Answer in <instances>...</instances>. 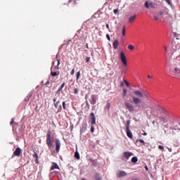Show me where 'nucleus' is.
Instances as JSON below:
<instances>
[{
  "label": "nucleus",
  "instance_id": "nucleus-1",
  "mask_svg": "<svg viewBox=\"0 0 180 180\" xmlns=\"http://www.w3.org/2000/svg\"><path fill=\"white\" fill-rule=\"evenodd\" d=\"M134 105H136L137 108H139V109H148L150 108V106L149 105L146 104V103L144 102H141V99L140 98H137V97H132Z\"/></svg>",
  "mask_w": 180,
  "mask_h": 180
},
{
  "label": "nucleus",
  "instance_id": "nucleus-2",
  "mask_svg": "<svg viewBox=\"0 0 180 180\" xmlns=\"http://www.w3.org/2000/svg\"><path fill=\"white\" fill-rule=\"evenodd\" d=\"M120 58L124 65V67L122 68V73L124 74V75H126V74H127V59L126 58V55L124 54V52L122 51L120 53Z\"/></svg>",
  "mask_w": 180,
  "mask_h": 180
},
{
  "label": "nucleus",
  "instance_id": "nucleus-3",
  "mask_svg": "<svg viewBox=\"0 0 180 180\" xmlns=\"http://www.w3.org/2000/svg\"><path fill=\"white\" fill-rule=\"evenodd\" d=\"M133 94L135 95V96H137L138 98H148V94L143 90L142 91H140L139 90H135L133 91Z\"/></svg>",
  "mask_w": 180,
  "mask_h": 180
},
{
  "label": "nucleus",
  "instance_id": "nucleus-4",
  "mask_svg": "<svg viewBox=\"0 0 180 180\" xmlns=\"http://www.w3.org/2000/svg\"><path fill=\"white\" fill-rule=\"evenodd\" d=\"M170 75L174 78H180V69L179 68H174V70H170Z\"/></svg>",
  "mask_w": 180,
  "mask_h": 180
},
{
  "label": "nucleus",
  "instance_id": "nucleus-5",
  "mask_svg": "<svg viewBox=\"0 0 180 180\" xmlns=\"http://www.w3.org/2000/svg\"><path fill=\"white\" fill-rule=\"evenodd\" d=\"M179 127H180L179 122H178L177 124H174L172 127H170V130H172V134H175V131H176V133H179V131H180Z\"/></svg>",
  "mask_w": 180,
  "mask_h": 180
},
{
  "label": "nucleus",
  "instance_id": "nucleus-6",
  "mask_svg": "<svg viewBox=\"0 0 180 180\" xmlns=\"http://www.w3.org/2000/svg\"><path fill=\"white\" fill-rule=\"evenodd\" d=\"M46 143L49 148H53V143L51 142V131H49L46 135Z\"/></svg>",
  "mask_w": 180,
  "mask_h": 180
},
{
  "label": "nucleus",
  "instance_id": "nucleus-7",
  "mask_svg": "<svg viewBox=\"0 0 180 180\" xmlns=\"http://www.w3.org/2000/svg\"><path fill=\"white\" fill-rule=\"evenodd\" d=\"M160 119L163 122V123H167L169 120H174V118L169 115L165 117H160Z\"/></svg>",
  "mask_w": 180,
  "mask_h": 180
},
{
  "label": "nucleus",
  "instance_id": "nucleus-8",
  "mask_svg": "<svg viewBox=\"0 0 180 180\" xmlns=\"http://www.w3.org/2000/svg\"><path fill=\"white\" fill-rule=\"evenodd\" d=\"M98 101V96L93 94L91 96L90 103L91 105H96Z\"/></svg>",
  "mask_w": 180,
  "mask_h": 180
},
{
  "label": "nucleus",
  "instance_id": "nucleus-9",
  "mask_svg": "<svg viewBox=\"0 0 180 180\" xmlns=\"http://www.w3.org/2000/svg\"><path fill=\"white\" fill-rule=\"evenodd\" d=\"M163 49L165 51V52L167 53V54H168V56H172V54H174V52L175 51V50H176V48L173 49L174 51L172 49L169 50V49H168L167 46H163Z\"/></svg>",
  "mask_w": 180,
  "mask_h": 180
},
{
  "label": "nucleus",
  "instance_id": "nucleus-10",
  "mask_svg": "<svg viewBox=\"0 0 180 180\" xmlns=\"http://www.w3.org/2000/svg\"><path fill=\"white\" fill-rule=\"evenodd\" d=\"M125 107L126 109L129 110V112H134V106H133V105H131L130 103H125Z\"/></svg>",
  "mask_w": 180,
  "mask_h": 180
},
{
  "label": "nucleus",
  "instance_id": "nucleus-11",
  "mask_svg": "<svg viewBox=\"0 0 180 180\" xmlns=\"http://www.w3.org/2000/svg\"><path fill=\"white\" fill-rule=\"evenodd\" d=\"M55 143H56V153H60V148L61 147V142L60 141V139H56L55 140Z\"/></svg>",
  "mask_w": 180,
  "mask_h": 180
},
{
  "label": "nucleus",
  "instance_id": "nucleus-12",
  "mask_svg": "<svg viewBox=\"0 0 180 180\" xmlns=\"http://www.w3.org/2000/svg\"><path fill=\"white\" fill-rule=\"evenodd\" d=\"M127 173L123 170H119L117 172V178H123V176H126Z\"/></svg>",
  "mask_w": 180,
  "mask_h": 180
},
{
  "label": "nucleus",
  "instance_id": "nucleus-13",
  "mask_svg": "<svg viewBox=\"0 0 180 180\" xmlns=\"http://www.w3.org/2000/svg\"><path fill=\"white\" fill-rule=\"evenodd\" d=\"M90 120H91V124H96V117H95L94 112H91L90 114Z\"/></svg>",
  "mask_w": 180,
  "mask_h": 180
},
{
  "label": "nucleus",
  "instance_id": "nucleus-14",
  "mask_svg": "<svg viewBox=\"0 0 180 180\" xmlns=\"http://www.w3.org/2000/svg\"><path fill=\"white\" fill-rule=\"evenodd\" d=\"M145 6L146 8H147V9H154L155 8V6L154 5V4H153V2L148 3V1L145 2Z\"/></svg>",
  "mask_w": 180,
  "mask_h": 180
},
{
  "label": "nucleus",
  "instance_id": "nucleus-15",
  "mask_svg": "<svg viewBox=\"0 0 180 180\" xmlns=\"http://www.w3.org/2000/svg\"><path fill=\"white\" fill-rule=\"evenodd\" d=\"M20 153H22V150L20 149V148H17L14 151L13 154L14 155H16V157H20Z\"/></svg>",
  "mask_w": 180,
  "mask_h": 180
},
{
  "label": "nucleus",
  "instance_id": "nucleus-16",
  "mask_svg": "<svg viewBox=\"0 0 180 180\" xmlns=\"http://www.w3.org/2000/svg\"><path fill=\"white\" fill-rule=\"evenodd\" d=\"M131 155H133V153H131V152H124V157L127 160H129V158H130V157H131Z\"/></svg>",
  "mask_w": 180,
  "mask_h": 180
},
{
  "label": "nucleus",
  "instance_id": "nucleus-17",
  "mask_svg": "<svg viewBox=\"0 0 180 180\" xmlns=\"http://www.w3.org/2000/svg\"><path fill=\"white\" fill-rule=\"evenodd\" d=\"M112 47L114 50H117V47H119V40L116 39L115 41H114V42L112 43Z\"/></svg>",
  "mask_w": 180,
  "mask_h": 180
},
{
  "label": "nucleus",
  "instance_id": "nucleus-18",
  "mask_svg": "<svg viewBox=\"0 0 180 180\" xmlns=\"http://www.w3.org/2000/svg\"><path fill=\"white\" fill-rule=\"evenodd\" d=\"M53 169H60V167L58 165L56 162L52 163V166L51 167V171H53Z\"/></svg>",
  "mask_w": 180,
  "mask_h": 180
},
{
  "label": "nucleus",
  "instance_id": "nucleus-19",
  "mask_svg": "<svg viewBox=\"0 0 180 180\" xmlns=\"http://www.w3.org/2000/svg\"><path fill=\"white\" fill-rule=\"evenodd\" d=\"M126 133L129 139H133V133H131V131H130V129H126Z\"/></svg>",
  "mask_w": 180,
  "mask_h": 180
},
{
  "label": "nucleus",
  "instance_id": "nucleus-20",
  "mask_svg": "<svg viewBox=\"0 0 180 180\" xmlns=\"http://www.w3.org/2000/svg\"><path fill=\"white\" fill-rule=\"evenodd\" d=\"M33 95V92H30L28 95L25 98V102H29L30 101V98H32Z\"/></svg>",
  "mask_w": 180,
  "mask_h": 180
},
{
  "label": "nucleus",
  "instance_id": "nucleus-21",
  "mask_svg": "<svg viewBox=\"0 0 180 180\" xmlns=\"http://www.w3.org/2000/svg\"><path fill=\"white\" fill-rule=\"evenodd\" d=\"M136 20V14H134V15H131V17H129V23H133V21Z\"/></svg>",
  "mask_w": 180,
  "mask_h": 180
},
{
  "label": "nucleus",
  "instance_id": "nucleus-22",
  "mask_svg": "<svg viewBox=\"0 0 180 180\" xmlns=\"http://www.w3.org/2000/svg\"><path fill=\"white\" fill-rule=\"evenodd\" d=\"M64 86H65V82H63L60 87L58 89V91H56V94H58L60 92H61V91H63V88H64Z\"/></svg>",
  "mask_w": 180,
  "mask_h": 180
},
{
  "label": "nucleus",
  "instance_id": "nucleus-23",
  "mask_svg": "<svg viewBox=\"0 0 180 180\" xmlns=\"http://www.w3.org/2000/svg\"><path fill=\"white\" fill-rule=\"evenodd\" d=\"M51 77H57V75H60V72H53L51 71Z\"/></svg>",
  "mask_w": 180,
  "mask_h": 180
},
{
  "label": "nucleus",
  "instance_id": "nucleus-24",
  "mask_svg": "<svg viewBox=\"0 0 180 180\" xmlns=\"http://www.w3.org/2000/svg\"><path fill=\"white\" fill-rule=\"evenodd\" d=\"M130 123H131V121L127 120L126 124V130L130 129Z\"/></svg>",
  "mask_w": 180,
  "mask_h": 180
},
{
  "label": "nucleus",
  "instance_id": "nucleus-25",
  "mask_svg": "<svg viewBox=\"0 0 180 180\" xmlns=\"http://www.w3.org/2000/svg\"><path fill=\"white\" fill-rule=\"evenodd\" d=\"M131 162H133L134 164H136V162H137V161H139V158H137V157L134 156L131 158Z\"/></svg>",
  "mask_w": 180,
  "mask_h": 180
},
{
  "label": "nucleus",
  "instance_id": "nucleus-26",
  "mask_svg": "<svg viewBox=\"0 0 180 180\" xmlns=\"http://www.w3.org/2000/svg\"><path fill=\"white\" fill-rule=\"evenodd\" d=\"M59 172L57 171H53L50 173V176H54L55 175H58Z\"/></svg>",
  "mask_w": 180,
  "mask_h": 180
},
{
  "label": "nucleus",
  "instance_id": "nucleus-27",
  "mask_svg": "<svg viewBox=\"0 0 180 180\" xmlns=\"http://www.w3.org/2000/svg\"><path fill=\"white\" fill-rule=\"evenodd\" d=\"M167 4H168V5H169V6H171V8H174V4H172V3L171 2V0H165Z\"/></svg>",
  "mask_w": 180,
  "mask_h": 180
},
{
  "label": "nucleus",
  "instance_id": "nucleus-28",
  "mask_svg": "<svg viewBox=\"0 0 180 180\" xmlns=\"http://www.w3.org/2000/svg\"><path fill=\"white\" fill-rule=\"evenodd\" d=\"M75 158H76L77 160H79V153H78V151L75 153Z\"/></svg>",
  "mask_w": 180,
  "mask_h": 180
},
{
  "label": "nucleus",
  "instance_id": "nucleus-29",
  "mask_svg": "<svg viewBox=\"0 0 180 180\" xmlns=\"http://www.w3.org/2000/svg\"><path fill=\"white\" fill-rule=\"evenodd\" d=\"M122 36H126V26L124 25L122 28Z\"/></svg>",
  "mask_w": 180,
  "mask_h": 180
},
{
  "label": "nucleus",
  "instance_id": "nucleus-30",
  "mask_svg": "<svg viewBox=\"0 0 180 180\" xmlns=\"http://www.w3.org/2000/svg\"><path fill=\"white\" fill-rule=\"evenodd\" d=\"M57 61H58V65L56 66H55L54 68L56 70H59V66H60V59H57Z\"/></svg>",
  "mask_w": 180,
  "mask_h": 180
},
{
  "label": "nucleus",
  "instance_id": "nucleus-31",
  "mask_svg": "<svg viewBox=\"0 0 180 180\" xmlns=\"http://www.w3.org/2000/svg\"><path fill=\"white\" fill-rule=\"evenodd\" d=\"M139 141L141 143H143V146H146V142L143 139H137L136 143H139Z\"/></svg>",
  "mask_w": 180,
  "mask_h": 180
},
{
  "label": "nucleus",
  "instance_id": "nucleus-32",
  "mask_svg": "<svg viewBox=\"0 0 180 180\" xmlns=\"http://www.w3.org/2000/svg\"><path fill=\"white\" fill-rule=\"evenodd\" d=\"M79 77H81V72L80 71L77 72V76H76L77 81H78V79H79Z\"/></svg>",
  "mask_w": 180,
  "mask_h": 180
},
{
  "label": "nucleus",
  "instance_id": "nucleus-33",
  "mask_svg": "<svg viewBox=\"0 0 180 180\" xmlns=\"http://www.w3.org/2000/svg\"><path fill=\"white\" fill-rule=\"evenodd\" d=\"M106 109H108V110H109V109H110V103H108L105 105V110H106Z\"/></svg>",
  "mask_w": 180,
  "mask_h": 180
},
{
  "label": "nucleus",
  "instance_id": "nucleus-34",
  "mask_svg": "<svg viewBox=\"0 0 180 180\" xmlns=\"http://www.w3.org/2000/svg\"><path fill=\"white\" fill-rule=\"evenodd\" d=\"M69 4H72V5H75V4H77V0H69Z\"/></svg>",
  "mask_w": 180,
  "mask_h": 180
},
{
  "label": "nucleus",
  "instance_id": "nucleus-35",
  "mask_svg": "<svg viewBox=\"0 0 180 180\" xmlns=\"http://www.w3.org/2000/svg\"><path fill=\"white\" fill-rule=\"evenodd\" d=\"M128 49H129V50H134V46L129 44L128 46Z\"/></svg>",
  "mask_w": 180,
  "mask_h": 180
},
{
  "label": "nucleus",
  "instance_id": "nucleus-36",
  "mask_svg": "<svg viewBox=\"0 0 180 180\" xmlns=\"http://www.w3.org/2000/svg\"><path fill=\"white\" fill-rule=\"evenodd\" d=\"M95 179H96V180H102V179H101V176H99V174H96V176H95Z\"/></svg>",
  "mask_w": 180,
  "mask_h": 180
},
{
  "label": "nucleus",
  "instance_id": "nucleus-37",
  "mask_svg": "<svg viewBox=\"0 0 180 180\" xmlns=\"http://www.w3.org/2000/svg\"><path fill=\"white\" fill-rule=\"evenodd\" d=\"M60 104V101H57L56 103H54V106L57 109L58 108V105Z\"/></svg>",
  "mask_w": 180,
  "mask_h": 180
},
{
  "label": "nucleus",
  "instance_id": "nucleus-38",
  "mask_svg": "<svg viewBox=\"0 0 180 180\" xmlns=\"http://www.w3.org/2000/svg\"><path fill=\"white\" fill-rule=\"evenodd\" d=\"M86 127H82L80 129V133H84V131H86Z\"/></svg>",
  "mask_w": 180,
  "mask_h": 180
},
{
  "label": "nucleus",
  "instance_id": "nucleus-39",
  "mask_svg": "<svg viewBox=\"0 0 180 180\" xmlns=\"http://www.w3.org/2000/svg\"><path fill=\"white\" fill-rule=\"evenodd\" d=\"M127 94V89H123V96H126Z\"/></svg>",
  "mask_w": 180,
  "mask_h": 180
},
{
  "label": "nucleus",
  "instance_id": "nucleus-40",
  "mask_svg": "<svg viewBox=\"0 0 180 180\" xmlns=\"http://www.w3.org/2000/svg\"><path fill=\"white\" fill-rule=\"evenodd\" d=\"M158 15V16H162V15H164V11H159Z\"/></svg>",
  "mask_w": 180,
  "mask_h": 180
},
{
  "label": "nucleus",
  "instance_id": "nucleus-41",
  "mask_svg": "<svg viewBox=\"0 0 180 180\" xmlns=\"http://www.w3.org/2000/svg\"><path fill=\"white\" fill-rule=\"evenodd\" d=\"M158 148H159V150H161L162 151H164V146H163L159 145Z\"/></svg>",
  "mask_w": 180,
  "mask_h": 180
},
{
  "label": "nucleus",
  "instance_id": "nucleus-42",
  "mask_svg": "<svg viewBox=\"0 0 180 180\" xmlns=\"http://www.w3.org/2000/svg\"><path fill=\"white\" fill-rule=\"evenodd\" d=\"M124 84L127 85V86H130V84L128 82L127 80L124 79Z\"/></svg>",
  "mask_w": 180,
  "mask_h": 180
},
{
  "label": "nucleus",
  "instance_id": "nucleus-43",
  "mask_svg": "<svg viewBox=\"0 0 180 180\" xmlns=\"http://www.w3.org/2000/svg\"><path fill=\"white\" fill-rule=\"evenodd\" d=\"M89 61H91V57H86V63H89Z\"/></svg>",
  "mask_w": 180,
  "mask_h": 180
},
{
  "label": "nucleus",
  "instance_id": "nucleus-44",
  "mask_svg": "<svg viewBox=\"0 0 180 180\" xmlns=\"http://www.w3.org/2000/svg\"><path fill=\"white\" fill-rule=\"evenodd\" d=\"M34 158H36V159H37V160H38V158H39V155H37V153H34Z\"/></svg>",
  "mask_w": 180,
  "mask_h": 180
},
{
  "label": "nucleus",
  "instance_id": "nucleus-45",
  "mask_svg": "<svg viewBox=\"0 0 180 180\" xmlns=\"http://www.w3.org/2000/svg\"><path fill=\"white\" fill-rule=\"evenodd\" d=\"M14 122H15V117L11 119V121L10 122L11 126H12V124H13Z\"/></svg>",
  "mask_w": 180,
  "mask_h": 180
},
{
  "label": "nucleus",
  "instance_id": "nucleus-46",
  "mask_svg": "<svg viewBox=\"0 0 180 180\" xmlns=\"http://www.w3.org/2000/svg\"><path fill=\"white\" fill-rule=\"evenodd\" d=\"M106 38H107V40H108V41H110V35H109V34H106Z\"/></svg>",
  "mask_w": 180,
  "mask_h": 180
},
{
  "label": "nucleus",
  "instance_id": "nucleus-47",
  "mask_svg": "<svg viewBox=\"0 0 180 180\" xmlns=\"http://www.w3.org/2000/svg\"><path fill=\"white\" fill-rule=\"evenodd\" d=\"M74 74H75V69H72L70 72V75H74Z\"/></svg>",
  "mask_w": 180,
  "mask_h": 180
},
{
  "label": "nucleus",
  "instance_id": "nucleus-48",
  "mask_svg": "<svg viewBox=\"0 0 180 180\" xmlns=\"http://www.w3.org/2000/svg\"><path fill=\"white\" fill-rule=\"evenodd\" d=\"M153 18H154L155 20H160V18L157 15H154Z\"/></svg>",
  "mask_w": 180,
  "mask_h": 180
},
{
  "label": "nucleus",
  "instance_id": "nucleus-49",
  "mask_svg": "<svg viewBox=\"0 0 180 180\" xmlns=\"http://www.w3.org/2000/svg\"><path fill=\"white\" fill-rule=\"evenodd\" d=\"M86 105L88 109H89L91 108V105H89V103L88 101H86Z\"/></svg>",
  "mask_w": 180,
  "mask_h": 180
},
{
  "label": "nucleus",
  "instance_id": "nucleus-50",
  "mask_svg": "<svg viewBox=\"0 0 180 180\" xmlns=\"http://www.w3.org/2000/svg\"><path fill=\"white\" fill-rule=\"evenodd\" d=\"M62 110H63V106L60 105L59 106V108H58V112H61Z\"/></svg>",
  "mask_w": 180,
  "mask_h": 180
},
{
  "label": "nucleus",
  "instance_id": "nucleus-51",
  "mask_svg": "<svg viewBox=\"0 0 180 180\" xmlns=\"http://www.w3.org/2000/svg\"><path fill=\"white\" fill-rule=\"evenodd\" d=\"M63 108L64 110L66 109V107H65V101L63 102Z\"/></svg>",
  "mask_w": 180,
  "mask_h": 180
},
{
  "label": "nucleus",
  "instance_id": "nucleus-52",
  "mask_svg": "<svg viewBox=\"0 0 180 180\" xmlns=\"http://www.w3.org/2000/svg\"><path fill=\"white\" fill-rule=\"evenodd\" d=\"M74 94L77 95L78 94V89H75Z\"/></svg>",
  "mask_w": 180,
  "mask_h": 180
},
{
  "label": "nucleus",
  "instance_id": "nucleus-53",
  "mask_svg": "<svg viewBox=\"0 0 180 180\" xmlns=\"http://www.w3.org/2000/svg\"><path fill=\"white\" fill-rule=\"evenodd\" d=\"M91 131L92 133H94V131H95V128H94V127H91Z\"/></svg>",
  "mask_w": 180,
  "mask_h": 180
},
{
  "label": "nucleus",
  "instance_id": "nucleus-54",
  "mask_svg": "<svg viewBox=\"0 0 180 180\" xmlns=\"http://www.w3.org/2000/svg\"><path fill=\"white\" fill-rule=\"evenodd\" d=\"M45 85L47 86V85H50V82L49 81H47L45 84Z\"/></svg>",
  "mask_w": 180,
  "mask_h": 180
},
{
  "label": "nucleus",
  "instance_id": "nucleus-55",
  "mask_svg": "<svg viewBox=\"0 0 180 180\" xmlns=\"http://www.w3.org/2000/svg\"><path fill=\"white\" fill-rule=\"evenodd\" d=\"M168 148V150L169 153H172V148Z\"/></svg>",
  "mask_w": 180,
  "mask_h": 180
},
{
  "label": "nucleus",
  "instance_id": "nucleus-56",
  "mask_svg": "<svg viewBox=\"0 0 180 180\" xmlns=\"http://www.w3.org/2000/svg\"><path fill=\"white\" fill-rule=\"evenodd\" d=\"M53 101L54 103H56L57 102V98H53Z\"/></svg>",
  "mask_w": 180,
  "mask_h": 180
},
{
  "label": "nucleus",
  "instance_id": "nucleus-57",
  "mask_svg": "<svg viewBox=\"0 0 180 180\" xmlns=\"http://www.w3.org/2000/svg\"><path fill=\"white\" fill-rule=\"evenodd\" d=\"M106 27H107V29H108V30H109V29H110L109 24H106Z\"/></svg>",
  "mask_w": 180,
  "mask_h": 180
},
{
  "label": "nucleus",
  "instance_id": "nucleus-58",
  "mask_svg": "<svg viewBox=\"0 0 180 180\" xmlns=\"http://www.w3.org/2000/svg\"><path fill=\"white\" fill-rule=\"evenodd\" d=\"M121 86H124V83H123V82H121Z\"/></svg>",
  "mask_w": 180,
  "mask_h": 180
},
{
  "label": "nucleus",
  "instance_id": "nucleus-59",
  "mask_svg": "<svg viewBox=\"0 0 180 180\" xmlns=\"http://www.w3.org/2000/svg\"><path fill=\"white\" fill-rule=\"evenodd\" d=\"M117 12V9L114 10V13H116Z\"/></svg>",
  "mask_w": 180,
  "mask_h": 180
},
{
  "label": "nucleus",
  "instance_id": "nucleus-60",
  "mask_svg": "<svg viewBox=\"0 0 180 180\" xmlns=\"http://www.w3.org/2000/svg\"><path fill=\"white\" fill-rule=\"evenodd\" d=\"M143 136H147V132H144Z\"/></svg>",
  "mask_w": 180,
  "mask_h": 180
},
{
  "label": "nucleus",
  "instance_id": "nucleus-61",
  "mask_svg": "<svg viewBox=\"0 0 180 180\" xmlns=\"http://www.w3.org/2000/svg\"><path fill=\"white\" fill-rule=\"evenodd\" d=\"M54 153H55L54 150L51 152V154H52V155H53V156L55 155H54Z\"/></svg>",
  "mask_w": 180,
  "mask_h": 180
},
{
  "label": "nucleus",
  "instance_id": "nucleus-62",
  "mask_svg": "<svg viewBox=\"0 0 180 180\" xmlns=\"http://www.w3.org/2000/svg\"><path fill=\"white\" fill-rule=\"evenodd\" d=\"M148 79H150L151 78V77L150 76V75H148Z\"/></svg>",
  "mask_w": 180,
  "mask_h": 180
},
{
  "label": "nucleus",
  "instance_id": "nucleus-63",
  "mask_svg": "<svg viewBox=\"0 0 180 180\" xmlns=\"http://www.w3.org/2000/svg\"><path fill=\"white\" fill-rule=\"evenodd\" d=\"M146 171H148V167L147 166H146Z\"/></svg>",
  "mask_w": 180,
  "mask_h": 180
},
{
  "label": "nucleus",
  "instance_id": "nucleus-64",
  "mask_svg": "<svg viewBox=\"0 0 180 180\" xmlns=\"http://www.w3.org/2000/svg\"><path fill=\"white\" fill-rule=\"evenodd\" d=\"M86 49H89V47H88V44H86Z\"/></svg>",
  "mask_w": 180,
  "mask_h": 180
}]
</instances>
